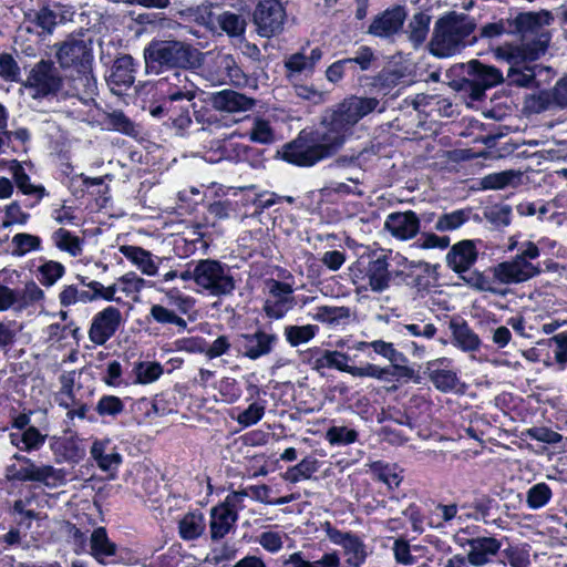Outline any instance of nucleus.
Listing matches in <instances>:
<instances>
[{"instance_id":"1","label":"nucleus","mask_w":567,"mask_h":567,"mask_svg":"<svg viewBox=\"0 0 567 567\" xmlns=\"http://www.w3.org/2000/svg\"><path fill=\"white\" fill-rule=\"evenodd\" d=\"M351 133L332 115L326 116L312 133L301 132L282 147V158L299 166H311L337 153Z\"/></svg>"},{"instance_id":"2","label":"nucleus","mask_w":567,"mask_h":567,"mask_svg":"<svg viewBox=\"0 0 567 567\" xmlns=\"http://www.w3.org/2000/svg\"><path fill=\"white\" fill-rule=\"evenodd\" d=\"M553 20L551 12L546 10L519 13L515 18V27L522 37V43L511 48L512 55L523 60H537L543 55L550 41L547 27Z\"/></svg>"},{"instance_id":"3","label":"nucleus","mask_w":567,"mask_h":567,"mask_svg":"<svg viewBox=\"0 0 567 567\" xmlns=\"http://www.w3.org/2000/svg\"><path fill=\"white\" fill-rule=\"evenodd\" d=\"M474 29V19L467 14L451 12L440 18L429 43L430 52L439 58H449L461 52L467 45V38Z\"/></svg>"},{"instance_id":"4","label":"nucleus","mask_w":567,"mask_h":567,"mask_svg":"<svg viewBox=\"0 0 567 567\" xmlns=\"http://www.w3.org/2000/svg\"><path fill=\"white\" fill-rule=\"evenodd\" d=\"M202 52L182 41H154L144 50L148 68L195 69L202 64Z\"/></svg>"},{"instance_id":"5","label":"nucleus","mask_w":567,"mask_h":567,"mask_svg":"<svg viewBox=\"0 0 567 567\" xmlns=\"http://www.w3.org/2000/svg\"><path fill=\"white\" fill-rule=\"evenodd\" d=\"M539 255L540 250L536 244L533 241L522 243L515 257L492 268L494 279L504 285H516L530 280L540 274L539 266L533 262Z\"/></svg>"},{"instance_id":"6","label":"nucleus","mask_w":567,"mask_h":567,"mask_svg":"<svg viewBox=\"0 0 567 567\" xmlns=\"http://www.w3.org/2000/svg\"><path fill=\"white\" fill-rule=\"evenodd\" d=\"M463 78L454 82V87L466 93L473 101L481 100L485 91L504 81L503 73L495 66L471 60L463 64Z\"/></svg>"},{"instance_id":"7","label":"nucleus","mask_w":567,"mask_h":567,"mask_svg":"<svg viewBox=\"0 0 567 567\" xmlns=\"http://www.w3.org/2000/svg\"><path fill=\"white\" fill-rule=\"evenodd\" d=\"M196 285L213 297L230 296L236 289L230 269L215 259H202L196 264Z\"/></svg>"},{"instance_id":"8","label":"nucleus","mask_w":567,"mask_h":567,"mask_svg":"<svg viewBox=\"0 0 567 567\" xmlns=\"http://www.w3.org/2000/svg\"><path fill=\"white\" fill-rule=\"evenodd\" d=\"M63 79L52 61L40 60L30 70L23 86L33 99L55 95L62 87Z\"/></svg>"},{"instance_id":"9","label":"nucleus","mask_w":567,"mask_h":567,"mask_svg":"<svg viewBox=\"0 0 567 567\" xmlns=\"http://www.w3.org/2000/svg\"><path fill=\"white\" fill-rule=\"evenodd\" d=\"M374 111L384 112L385 104L377 97L351 95L340 102L330 115L352 133L353 126Z\"/></svg>"},{"instance_id":"10","label":"nucleus","mask_w":567,"mask_h":567,"mask_svg":"<svg viewBox=\"0 0 567 567\" xmlns=\"http://www.w3.org/2000/svg\"><path fill=\"white\" fill-rule=\"evenodd\" d=\"M13 461L19 462V482L41 483L50 488H55L65 483L63 470L52 465H37L31 458L16 453Z\"/></svg>"},{"instance_id":"11","label":"nucleus","mask_w":567,"mask_h":567,"mask_svg":"<svg viewBox=\"0 0 567 567\" xmlns=\"http://www.w3.org/2000/svg\"><path fill=\"white\" fill-rule=\"evenodd\" d=\"M252 19L258 34L270 38L282 31L286 10L278 0H262L257 4Z\"/></svg>"},{"instance_id":"12","label":"nucleus","mask_w":567,"mask_h":567,"mask_svg":"<svg viewBox=\"0 0 567 567\" xmlns=\"http://www.w3.org/2000/svg\"><path fill=\"white\" fill-rule=\"evenodd\" d=\"M163 96L172 103L188 104L196 97L197 86L186 71H175L158 82Z\"/></svg>"},{"instance_id":"13","label":"nucleus","mask_w":567,"mask_h":567,"mask_svg":"<svg viewBox=\"0 0 567 567\" xmlns=\"http://www.w3.org/2000/svg\"><path fill=\"white\" fill-rule=\"evenodd\" d=\"M508 56L513 60V65L508 69L507 81L509 85H516L519 87H539L542 81L539 76L542 73L551 72L549 66L540 64H527L534 60H523L522 58H514L512 55V49H509Z\"/></svg>"},{"instance_id":"14","label":"nucleus","mask_w":567,"mask_h":567,"mask_svg":"<svg viewBox=\"0 0 567 567\" xmlns=\"http://www.w3.org/2000/svg\"><path fill=\"white\" fill-rule=\"evenodd\" d=\"M122 320V313L117 308H104L93 317L89 339L96 346L105 344L115 334Z\"/></svg>"},{"instance_id":"15","label":"nucleus","mask_w":567,"mask_h":567,"mask_svg":"<svg viewBox=\"0 0 567 567\" xmlns=\"http://www.w3.org/2000/svg\"><path fill=\"white\" fill-rule=\"evenodd\" d=\"M207 79L215 84L240 85L245 81V74L233 55L218 53L207 70Z\"/></svg>"},{"instance_id":"16","label":"nucleus","mask_w":567,"mask_h":567,"mask_svg":"<svg viewBox=\"0 0 567 567\" xmlns=\"http://www.w3.org/2000/svg\"><path fill=\"white\" fill-rule=\"evenodd\" d=\"M209 103L218 112L235 114L252 110L256 100L240 92L226 89L210 94Z\"/></svg>"},{"instance_id":"17","label":"nucleus","mask_w":567,"mask_h":567,"mask_svg":"<svg viewBox=\"0 0 567 567\" xmlns=\"http://www.w3.org/2000/svg\"><path fill=\"white\" fill-rule=\"evenodd\" d=\"M470 549L467 561L475 567L489 564L498 554L502 543L495 537L480 536L466 540Z\"/></svg>"},{"instance_id":"18","label":"nucleus","mask_w":567,"mask_h":567,"mask_svg":"<svg viewBox=\"0 0 567 567\" xmlns=\"http://www.w3.org/2000/svg\"><path fill=\"white\" fill-rule=\"evenodd\" d=\"M321 58L322 51L319 48L312 49L309 55L305 52L288 55L284 61L288 80L295 83L300 75L310 76Z\"/></svg>"},{"instance_id":"19","label":"nucleus","mask_w":567,"mask_h":567,"mask_svg":"<svg viewBox=\"0 0 567 567\" xmlns=\"http://www.w3.org/2000/svg\"><path fill=\"white\" fill-rule=\"evenodd\" d=\"M384 228L391 235L401 240H408L416 236L420 230V219L412 210L391 213L384 223Z\"/></svg>"},{"instance_id":"20","label":"nucleus","mask_w":567,"mask_h":567,"mask_svg":"<svg viewBox=\"0 0 567 567\" xmlns=\"http://www.w3.org/2000/svg\"><path fill=\"white\" fill-rule=\"evenodd\" d=\"M364 278L367 279V286H362L359 289H370L373 292H383L389 289L392 276L389 270L388 257L380 255L370 260L365 268Z\"/></svg>"},{"instance_id":"21","label":"nucleus","mask_w":567,"mask_h":567,"mask_svg":"<svg viewBox=\"0 0 567 567\" xmlns=\"http://www.w3.org/2000/svg\"><path fill=\"white\" fill-rule=\"evenodd\" d=\"M405 17L406 13L403 7L398 6L392 9H388L373 19L368 32L381 38L391 37L401 30Z\"/></svg>"},{"instance_id":"22","label":"nucleus","mask_w":567,"mask_h":567,"mask_svg":"<svg viewBox=\"0 0 567 567\" xmlns=\"http://www.w3.org/2000/svg\"><path fill=\"white\" fill-rule=\"evenodd\" d=\"M478 256L475 243L464 239L453 245L446 255L447 266L457 274L467 271Z\"/></svg>"},{"instance_id":"23","label":"nucleus","mask_w":567,"mask_h":567,"mask_svg":"<svg viewBox=\"0 0 567 567\" xmlns=\"http://www.w3.org/2000/svg\"><path fill=\"white\" fill-rule=\"evenodd\" d=\"M243 339L245 349L244 354L251 360H256L272 351L277 341V336L258 330L251 334H243Z\"/></svg>"},{"instance_id":"24","label":"nucleus","mask_w":567,"mask_h":567,"mask_svg":"<svg viewBox=\"0 0 567 567\" xmlns=\"http://www.w3.org/2000/svg\"><path fill=\"white\" fill-rule=\"evenodd\" d=\"M118 250L131 260L143 275L156 276L158 274V262L162 261V258L154 259L151 251L142 247L128 245L120 246Z\"/></svg>"},{"instance_id":"25","label":"nucleus","mask_w":567,"mask_h":567,"mask_svg":"<svg viewBox=\"0 0 567 567\" xmlns=\"http://www.w3.org/2000/svg\"><path fill=\"white\" fill-rule=\"evenodd\" d=\"M449 327L452 332V342L455 347L465 352H474L480 349L481 339L470 328L466 321L452 319Z\"/></svg>"},{"instance_id":"26","label":"nucleus","mask_w":567,"mask_h":567,"mask_svg":"<svg viewBox=\"0 0 567 567\" xmlns=\"http://www.w3.org/2000/svg\"><path fill=\"white\" fill-rule=\"evenodd\" d=\"M90 56V50L83 40L70 39L63 42L56 52L61 66L66 68L75 63H82Z\"/></svg>"},{"instance_id":"27","label":"nucleus","mask_w":567,"mask_h":567,"mask_svg":"<svg viewBox=\"0 0 567 567\" xmlns=\"http://www.w3.org/2000/svg\"><path fill=\"white\" fill-rule=\"evenodd\" d=\"M50 449L54 454L56 463L79 462L84 456V451L73 437L52 436L50 439Z\"/></svg>"},{"instance_id":"28","label":"nucleus","mask_w":567,"mask_h":567,"mask_svg":"<svg viewBox=\"0 0 567 567\" xmlns=\"http://www.w3.org/2000/svg\"><path fill=\"white\" fill-rule=\"evenodd\" d=\"M237 520V515L233 514L228 508L217 505L210 509V537L213 540L224 538L233 528Z\"/></svg>"},{"instance_id":"29","label":"nucleus","mask_w":567,"mask_h":567,"mask_svg":"<svg viewBox=\"0 0 567 567\" xmlns=\"http://www.w3.org/2000/svg\"><path fill=\"white\" fill-rule=\"evenodd\" d=\"M134 60L131 55L118 56L112 66L109 83L118 87H127L134 82Z\"/></svg>"},{"instance_id":"30","label":"nucleus","mask_w":567,"mask_h":567,"mask_svg":"<svg viewBox=\"0 0 567 567\" xmlns=\"http://www.w3.org/2000/svg\"><path fill=\"white\" fill-rule=\"evenodd\" d=\"M47 435L35 426H28L22 432L11 433L10 441L19 450L24 452L38 451L45 443Z\"/></svg>"},{"instance_id":"31","label":"nucleus","mask_w":567,"mask_h":567,"mask_svg":"<svg viewBox=\"0 0 567 567\" xmlns=\"http://www.w3.org/2000/svg\"><path fill=\"white\" fill-rule=\"evenodd\" d=\"M116 545L112 543L103 527L94 529L91 535V554L99 561L104 563L106 557L115 555Z\"/></svg>"},{"instance_id":"32","label":"nucleus","mask_w":567,"mask_h":567,"mask_svg":"<svg viewBox=\"0 0 567 567\" xmlns=\"http://www.w3.org/2000/svg\"><path fill=\"white\" fill-rule=\"evenodd\" d=\"M284 565H291L292 567H340L341 559L337 551L326 553L318 560H307L303 558L301 551L291 554L285 561Z\"/></svg>"},{"instance_id":"33","label":"nucleus","mask_w":567,"mask_h":567,"mask_svg":"<svg viewBox=\"0 0 567 567\" xmlns=\"http://www.w3.org/2000/svg\"><path fill=\"white\" fill-rule=\"evenodd\" d=\"M372 475L384 483L389 489L398 487L402 482V471L395 464L374 462L370 465Z\"/></svg>"},{"instance_id":"34","label":"nucleus","mask_w":567,"mask_h":567,"mask_svg":"<svg viewBox=\"0 0 567 567\" xmlns=\"http://www.w3.org/2000/svg\"><path fill=\"white\" fill-rule=\"evenodd\" d=\"M520 179L519 171L509 169L486 175L482 178L481 185L484 189H502L507 186H517Z\"/></svg>"},{"instance_id":"35","label":"nucleus","mask_w":567,"mask_h":567,"mask_svg":"<svg viewBox=\"0 0 567 567\" xmlns=\"http://www.w3.org/2000/svg\"><path fill=\"white\" fill-rule=\"evenodd\" d=\"M431 17L424 12L415 13L408 25V37L414 47L421 45L429 33Z\"/></svg>"},{"instance_id":"36","label":"nucleus","mask_w":567,"mask_h":567,"mask_svg":"<svg viewBox=\"0 0 567 567\" xmlns=\"http://www.w3.org/2000/svg\"><path fill=\"white\" fill-rule=\"evenodd\" d=\"M319 468V461L316 457L307 456L297 465L289 467L284 474V480L290 483H298L309 480Z\"/></svg>"},{"instance_id":"37","label":"nucleus","mask_w":567,"mask_h":567,"mask_svg":"<svg viewBox=\"0 0 567 567\" xmlns=\"http://www.w3.org/2000/svg\"><path fill=\"white\" fill-rule=\"evenodd\" d=\"M179 535L185 540L198 538L204 529V516L200 513H188L179 520Z\"/></svg>"},{"instance_id":"38","label":"nucleus","mask_w":567,"mask_h":567,"mask_svg":"<svg viewBox=\"0 0 567 567\" xmlns=\"http://www.w3.org/2000/svg\"><path fill=\"white\" fill-rule=\"evenodd\" d=\"M443 361H445L444 358L436 360L434 362H430L427 370H429V378L434 383L436 389H439L443 392H447V391L453 390L456 386L458 379H457L456 373L451 370L432 369V367L436 362L442 363Z\"/></svg>"},{"instance_id":"39","label":"nucleus","mask_w":567,"mask_h":567,"mask_svg":"<svg viewBox=\"0 0 567 567\" xmlns=\"http://www.w3.org/2000/svg\"><path fill=\"white\" fill-rule=\"evenodd\" d=\"M471 216V209H457L451 213L441 215L435 223V230L453 231L463 226Z\"/></svg>"},{"instance_id":"40","label":"nucleus","mask_w":567,"mask_h":567,"mask_svg":"<svg viewBox=\"0 0 567 567\" xmlns=\"http://www.w3.org/2000/svg\"><path fill=\"white\" fill-rule=\"evenodd\" d=\"M106 444L104 441H95L91 447V455L96 461L99 467L103 471H110L120 465L122 457L118 453L106 454Z\"/></svg>"},{"instance_id":"41","label":"nucleus","mask_w":567,"mask_h":567,"mask_svg":"<svg viewBox=\"0 0 567 567\" xmlns=\"http://www.w3.org/2000/svg\"><path fill=\"white\" fill-rule=\"evenodd\" d=\"M12 175L18 188L25 195H37L40 199L45 195L43 186H34L30 183L29 176L25 174L23 167L18 163L13 162L11 165Z\"/></svg>"},{"instance_id":"42","label":"nucleus","mask_w":567,"mask_h":567,"mask_svg":"<svg viewBox=\"0 0 567 567\" xmlns=\"http://www.w3.org/2000/svg\"><path fill=\"white\" fill-rule=\"evenodd\" d=\"M217 22L223 31L230 37H239L245 32L246 19L237 13L225 11L217 18Z\"/></svg>"},{"instance_id":"43","label":"nucleus","mask_w":567,"mask_h":567,"mask_svg":"<svg viewBox=\"0 0 567 567\" xmlns=\"http://www.w3.org/2000/svg\"><path fill=\"white\" fill-rule=\"evenodd\" d=\"M551 497V488L546 483H537L527 491L526 504L530 509H539L546 506Z\"/></svg>"},{"instance_id":"44","label":"nucleus","mask_w":567,"mask_h":567,"mask_svg":"<svg viewBox=\"0 0 567 567\" xmlns=\"http://www.w3.org/2000/svg\"><path fill=\"white\" fill-rule=\"evenodd\" d=\"M342 548L350 566L360 567L365 561L368 555L365 545L358 536L352 535Z\"/></svg>"},{"instance_id":"45","label":"nucleus","mask_w":567,"mask_h":567,"mask_svg":"<svg viewBox=\"0 0 567 567\" xmlns=\"http://www.w3.org/2000/svg\"><path fill=\"white\" fill-rule=\"evenodd\" d=\"M317 327L312 324L306 326H288L285 328L287 341L292 347H298L310 341L316 336Z\"/></svg>"},{"instance_id":"46","label":"nucleus","mask_w":567,"mask_h":567,"mask_svg":"<svg viewBox=\"0 0 567 567\" xmlns=\"http://www.w3.org/2000/svg\"><path fill=\"white\" fill-rule=\"evenodd\" d=\"M343 61H349L348 68L352 75L358 73V68L360 71H368L372 63L375 61L374 53L369 47H361L354 53V56L343 59Z\"/></svg>"},{"instance_id":"47","label":"nucleus","mask_w":567,"mask_h":567,"mask_svg":"<svg viewBox=\"0 0 567 567\" xmlns=\"http://www.w3.org/2000/svg\"><path fill=\"white\" fill-rule=\"evenodd\" d=\"M249 138L255 143L271 144L275 142V131L268 121L258 117L254 121Z\"/></svg>"},{"instance_id":"48","label":"nucleus","mask_w":567,"mask_h":567,"mask_svg":"<svg viewBox=\"0 0 567 567\" xmlns=\"http://www.w3.org/2000/svg\"><path fill=\"white\" fill-rule=\"evenodd\" d=\"M61 306L69 307L78 302L94 301V296L89 295L87 290H81L74 285L65 286L59 295Z\"/></svg>"},{"instance_id":"49","label":"nucleus","mask_w":567,"mask_h":567,"mask_svg":"<svg viewBox=\"0 0 567 567\" xmlns=\"http://www.w3.org/2000/svg\"><path fill=\"white\" fill-rule=\"evenodd\" d=\"M54 240L61 250L68 251L74 257L79 256L82 251L80 238L64 228H60L54 233Z\"/></svg>"},{"instance_id":"50","label":"nucleus","mask_w":567,"mask_h":567,"mask_svg":"<svg viewBox=\"0 0 567 567\" xmlns=\"http://www.w3.org/2000/svg\"><path fill=\"white\" fill-rule=\"evenodd\" d=\"M349 357L346 353L339 351H324L321 359L317 360V364L321 367L336 368L342 372L351 374L353 365L348 364Z\"/></svg>"},{"instance_id":"51","label":"nucleus","mask_w":567,"mask_h":567,"mask_svg":"<svg viewBox=\"0 0 567 567\" xmlns=\"http://www.w3.org/2000/svg\"><path fill=\"white\" fill-rule=\"evenodd\" d=\"M13 251L16 256H23L32 250H38L41 245V239L31 234H17L12 238Z\"/></svg>"},{"instance_id":"52","label":"nucleus","mask_w":567,"mask_h":567,"mask_svg":"<svg viewBox=\"0 0 567 567\" xmlns=\"http://www.w3.org/2000/svg\"><path fill=\"white\" fill-rule=\"evenodd\" d=\"M150 315L158 323H172L181 329H186L187 327L185 319L177 316L173 310H169L161 305H153L151 307Z\"/></svg>"},{"instance_id":"53","label":"nucleus","mask_w":567,"mask_h":567,"mask_svg":"<svg viewBox=\"0 0 567 567\" xmlns=\"http://www.w3.org/2000/svg\"><path fill=\"white\" fill-rule=\"evenodd\" d=\"M62 19L63 16L60 12L52 10L49 7H43L35 13L34 22L44 32L51 34Z\"/></svg>"},{"instance_id":"54","label":"nucleus","mask_w":567,"mask_h":567,"mask_svg":"<svg viewBox=\"0 0 567 567\" xmlns=\"http://www.w3.org/2000/svg\"><path fill=\"white\" fill-rule=\"evenodd\" d=\"M40 282L47 287L53 286L63 275L64 266L58 261H47L39 267Z\"/></svg>"},{"instance_id":"55","label":"nucleus","mask_w":567,"mask_h":567,"mask_svg":"<svg viewBox=\"0 0 567 567\" xmlns=\"http://www.w3.org/2000/svg\"><path fill=\"white\" fill-rule=\"evenodd\" d=\"M326 439L331 445H348L358 439V432L346 426H332L326 433Z\"/></svg>"},{"instance_id":"56","label":"nucleus","mask_w":567,"mask_h":567,"mask_svg":"<svg viewBox=\"0 0 567 567\" xmlns=\"http://www.w3.org/2000/svg\"><path fill=\"white\" fill-rule=\"evenodd\" d=\"M462 279L472 288L478 291L492 292L495 295L501 293L495 287L494 280L478 271H473L468 276H462Z\"/></svg>"},{"instance_id":"57","label":"nucleus","mask_w":567,"mask_h":567,"mask_svg":"<svg viewBox=\"0 0 567 567\" xmlns=\"http://www.w3.org/2000/svg\"><path fill=\"white\" fill-rule=\"evenodd\" d=\"M292 287L289 284L271 280L269 282V292L276 299L275 302L291 308L293 298L291 297Z\"/></svg>"},{"instance_id":"58","label":"nucleus","mask_w":567,"mask_h":567,"mask_svg":"<svg viewBox=\"0 0 567 567\" xmlns=\"http://www.w3.org/2000/svg\"><path fill=\"white\" fill-rule=\"evenodd\" d=\"M95 410L101 416H116L124 410V403L117 396L104 395L99 400Z\"/></svg>"},{"instance_id":"59","label":"nucleus","mask_w":567,"mask_h":567,"mask_svg":"<svg viewBox=\"0 0 567 567\" xmlns=\"http://www.w3.org/2000/svg\"><path fill=\"white\" fill-rule=\"evenodd\" d=\"M555 102V87L553 91H540L538 94L533 95L527 101V106L535 113H540L548 110Z\"/></svg>"},{"instance_id":"60","label":"nucleus","mask_w":567,"mask_h":567,"mask_svg":"<svg viewBox=\"0 0 567 567\" xmlns=\"http://www.w3.org/2000/svg\"><path fill=\"white\" fill-rule=\"evenodd\" d=\"M512 208L507 205L493 206L484 212V217L493 225L508 226L511 223Z\"/></svg>"},{"instance_id":"61","label":"nucleus","mask_w":567,"mask_h":567,"mask_svg":"<svg viewBox=\"0 0 567 567\" xmlns=\"http://www.w3.org/2000/svg\"><path fill=\"white\" fill-rule=\"evenodd\" d=\"M163 369L156 362H141L136 368V378L140 383H151L159 378Z\"/></svg>"},{"instance_id":"62","label":"nucleus","mask_w":567,"mask_h":567,"mask_svg":"<svg viewBox=\"0 0 567 567\" xmlns=\"http://www.w3.org/2000/svg\"><path fill=\"white\" fill-rule=\"evenodd\" d=\"M370 347L374 350L375 353L382 355L390 362L406 361L404 354L399 352L391 342L375 340L370 342Z\"/></svg>"},{"instance_id":"63","label":"nucleus","mask_w":567,"mask_h":567,"mask_svg":"<svg viewBox=\"0 0 567 567\" xmlns=\"http://www.w3.org/2000/svg\"><path fill=\"white\" fill-rule=\"evenodd\" d=\"M19 75L20 68L13 56L9 53L0 54V76L6 81L16 82Z\"/></svg>"},{"instance_id":"64","label":"nucleus","mask_w":567,"mask_h":567,"mask_svg":"<svg viewBox=\"0 0 567 567\" xmlns=\"http://www.w3.org/2000/svg\"><path fill=\"white\" fill-rule=\"evenodd\" d=\"M265 414V406L259 403H251L237 416V422L243 426H251L259 422Z\"/></svg>"}]
</instances>
